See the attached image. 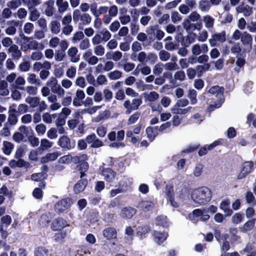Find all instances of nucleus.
<instances>
[{
  "mask_svg": "<svg viewBox=\"0 0 256 256\" xmlns=\"http://www.w3.org/2000/svg\"><path fill=\"white\" fill-rule=\"evenodd\" d=\"M19 44L20 49L23 52H26L28 50H36L38 48V42L32 37H28L22 35Z\"/></svg>",
  "mask_w": 256,
  "mask_h": 256,
  "instance_id": "obj_4",
  "label": "nucleus"
},
{
  "mask_svg": "<svg viewBox=\"0 0 256 256\" xmlns=\"http://www.w3.org/2000/svg\"><path fill=\"white\" fill-rule=\"evenodd\" d=\"M88 160V156L86 154H84L80 156H72L70 162L74 164H78V162H82V161H85Z\"/></svg>",
  "mask_w": 256,
  "mask_h": 256,
  "instance_id": "obj_59",
  "label": "nucleus"
},
{
  "mask_svg": "<svg viewBox=\"0 0 256 256\" xmlns=\"http://www.w3.org/2000/svg\"><path fill=\"white\" fill-rule=\"evenodd\" d=\"M76 68L74 66H69L66 71V76L69 78H73L76 74Z\"/></svg>",
  "mask_w": 256,
  "mask_h": 256,
  "instance_id": "obj_56",
  "label": "nucleus"
},
{
  "mask_svg": "<svg viewBox=\"0 0 256 256\" xmlns=\"http://www.w3.org/2000/svg\"><path fill=\"white\" fill-rule=\"evenodd\" d=\"M186 193V190L184 188H178L176 190V197L173 194V188L172 186L167 187L166 194L170 204L174 208L179 206V202L183 200Z\"/></svg>",
  "mask_w": 256,
  "mask_h": 256,
  "instance_id": "obj_3",
  "label": "nucleus"
},
{
  "mask_svg": "<svg viewBox=\"0 0 256 256\" xmlns=\"http://www.w3.org/2000/svg\"><path fill=\"white\" fill-rule=\"evenodd\" d=\"M157 60V56L152 52H150L147 54L144 52H141L138 54V61L141 63L148 62L154 64Z\"/></svg>",
  "mask_w": 256,
  "mask_h": 256,
  "instance_id": "obj_6",
  "label": "nucleus"
},
{
  "mask_svg": "<svg viewBox=\"0 0 256 256\" xmlns=\"http://www.w3.org/2000/svg\"><path fill=\"white\" fill-rule=\"evenodd\" d=\"M108 14L105 15L102 18V21L104 24H108L112 21V18L116 17L118 14V8L116 5L110 6L108 7Z\"/></svg>",
  "mask_w": 256,
  "mask_h": 256,
  "instance_id": "obj_9",
  "label": "nucleus"
},
{
  "mask_svg": "<svg viewBox=\"0 0 256 256\" xmlns=\"http://www.w3.org/2000/svg\"><path fill=\"white\" fill-rule=\"evenodd\" d=\"M116 230L114 228H107L103 232V236L108 240H111L116 238Z\"/></svg>",
  "mask_w": 256,
  "mask_h": 256,
  "instance_id": "obj_28",
  "label": "nucleus"
},
{
  "mask_svg": "<svg viewBox=\"0 0 256 256\" xmlns=\"http://www.w3.org/2000/svg\"><path fill=\"white\" fill-rule=\"evenodd\" d=\"M86 141L92 148H99L104 146L103 142L98 139L94 134L88 136L86 138Z\"/></svg>",
  "mask_w": 256,
  "mask_h": 256,
  "instance_id": "obj_12",
  "label": "nucleus"
},
{
  "mask_svg": "<svg viewBox=\"0 0 256 256\" xmlns=\"http://www.w3.org/2000/svg\"><path fill=\"white\" fill-rule=\"evenodd\" d=\"M107 132V128L106 126L100 124L96 128V133L97 134L102 138H104Z\"/></svg>",
  "mask_w": 256,
  "mask_h": 256,
  "instance_id": "obj_62",
  "label": "nucleus"
},
{
  "mask_svg": "<svg viewBox=\"0 0 256 256\" xmlns=\"http://www.w3.org/2000/svg\"><path fill=\"white\" fill-rule=\"evenodd\" d=\"M56 6L60 14L64 13L68 8V3L64 0H56Z\"/></svg>",
  "mask_w": 256,
  "mask_h": 256,
  "instance_id": "obj_30",
  "label": "nucleus"
},
{
  "mask_svg": "<svg viewBox=\"0 0 256 256\" xmlns=\"http://www.w3.org/2000/svg\"><path fill=\"white\" fill-rule=\"evenodd\" d=\"M66 56L65 52L61 50H56L54 54V60L57 62L64 60Z\"/></svg>",
  "mask_w": 256,
  "mask_h": 256,
  "instance_id": "obj_51",
  "label": "nucleus"
},
{
  "mask_svg": "<svg viewBox=\"0 0 256 256\" xmlns=\"http://www.w3.org/2000/svg\"><path fill=\"white\" fill-rule=\"evenodd\" d=\"M236 12L238 14H242L245 17L250 16L254 12L253 8L248 4H240L236 8Z\"/></svg>",
  "mask_w": 256,
  "mask_h": 256,
  "instance_id": "obj_11",
  "label": "nucleus"
},
{
  "mask_svg": "<svg viewBox=\"0 0 256 256\" xmlns=\"http://www.w3.org/2000/svg\"><path fill=\"white\" fill-rule=\"evenodd\" d=\"M104 179L108 182H112L114 179L116 173L110 168H106L102 172Z\"/></svg>",
  "mask_w": 256,
  "mask_h": 256,
  "instance_id": "obj_23",
  "label": "nucleus"
},
{
  "mask_svg": "<svg viewBox=\"0 0 256 256\" xmlns=\"http://www.w3.org/2000/svg\"><path fill=\"white\" fill-rule=\"evenodd\" d=\"M66 221L63 218H60L55 220L52 224V228L54 230H60L68 226Z\"/></svg>",
  "mask_w": 256,
  "mask_h": 256,
  "instance_id": "obj_17",
  "label": "nucleus"
},
{
  "mask_svg": "<svg viewBox=\"0 0 256 256\" xmlns=\"http://www.w3.org/2000/svg\"><path fill=\"white\" fill-rule=\"evenodd\" d=\"M154 204L150 201H142L138 206V208L144 211H149L154 208Z\"/></svg>",
  "mask_w": 256,
  "mask_h": 256,
  "instance_id": "obj_32",
  "label": "nucleus"
},
{
  "mask_svg": "<svg viewBox=\"0 0 256 256\" xmlns=\"http://www.w3.org/2000/svg\"><path fill=\"white\" fill-rule=\"evenodd\" d=\"M156 224L164 228H168L169 226V223L168 221L166 216L160 215L156 218Z\"/></svg>",
  "mask_w": 256,
  "mask_h": 256,
  "instance_id": "obj_39",
  "label": "nucleus"
},
{
  "mask_svg": "<svg viewBox=\"0 0 256 256\" xmlns=\"http://www.w3.org/2000/svg\"><path fill=\"white\" fill-rule=\"evenodd\" d=\"M26 162L24 160L22 159H18V160H10L8 165L10 168H14L16 167H24L26 166Z\"/></svg>",
  "mask_w": 256,
  "mask_h": 256,
  "instance_id": "obj_36",
  "label": "nucleus"
},
{
  "mask_svg": "<svg viewBox=\"0 0 256 256\" xmlns=\"http://www.w3.org/2000/svg\"><path fill=\"white\" fill-rule=\"evenodd\" d=\"M10 94V90L8 88V84L4 80H2L0 82V96H5Z\"/></svg>",
  "mask_w": 256,
  "mask_h": 256,
  "instance_id": "obj_34",
  "label": "nucleus"
},
{
  "mask_svg": "<svg viewBox=\"0 0 256 256\" xmlns=\"http://www.w3.org/2000/svg\"><path fill=\"white\" fill-rule=\"evenodd\" d=\"M200 18V14L196 11L192 12L188 16L186 19H185L182 22V24L183 27L188 30L190 26V22H195L198 21Z\"/></svg>",
  "mask_w": 256,
  "mask_h": 256,
  "instance_id": "obj_13",
  "label": "nucleus"
},
{
  "mask_svg": "<svg viewBox=\"0 0 256 256\" xmlns=\"http://www.w3.org/2000/svg\"><path fill=\"white\" fill-rule=\"evenodd\" d=\"M34 30V25L33 24L27 22L24 26V32L26 34H31Z\"/></svg>",
  "mask_w": 256,
  "mask_h": 256,
  "instance_id": "obj_63",
  "label": "nucleus"
},
{
  "mask_svg": "<svg viewBox=\"0 0 256 256\" xmlns=\"http://www.w3.org/2000/svg\"><path fill=\"white\" fill-rule=\"evenodd\" d=\"M94 52L98 56H102L105 53V48L102 45L95 46L94 48Z\"/></svg>",
  "mask_w": 256,
  "mask_h": 256,
  "instance_id": "obj_54",
  "label": "nucleus"
},
{
  "mask_svg": "<svg viewBox=\"0 0 256 256\" xmlns=\"http://www.w3.org/2000/svg\"><path fill=\"white\" fill-rule=\"evenodd\" d=\"M158 56L161 61L166 62L170 58V54L166 50H161L158 52Z\"/></svg>",
  "mask_w": 256,
  "mask_h": 256,
  "instance_id": "obj_58",
  "label": "nucleus"
},
{
  "mask_svg": "<svg viewBox=\"0 0 256 256\" xmlns=\"http://www.w3.org/2000/svg\"><path fill=\"white\" fill-rule=\"evenodd\" d=\"M108 6H101L98 8L96 2L90 4V11L94 16L100 17L101 15L106 14L108 11Z\"/></svg>",
  "mask_w": 256,
  "mask_h": 256,
  "instance_id": "obj_7",
  "label": "nucleus"
},
{
  "mask_svg": "<svg viewBox=\"0 0 256 256\" xmlns=\"http://www.w3.org/2000/svg\"><path fill=\"white\" fill-rule=\"evenodd\" d=\"M86 97L84 91L81 89H77L75 96L73 98V105L74 106H80L82 105V101Z\"/></svg>",
  "mask_w": 256,
  "mask_h": 256,
  "instance_id": "obj_14",
  "label": "nucleus"
},
{
  "mask_svg": "<svg viewBox=\"0 0 256 256\" xmlns=\"http://www.w3.org/2000/svg\"><path fill=\"white\" fill-rule=\"evenodd\" d=\"M78 52V49L74 46H72L68 50L67 54L71 62H77L80 60V56L77 54Z\"/></svg>",
  "mask_w": 256,
  "mask_h": 256,
  "instance_id": "obj_19",
  "label": "nucleus"
},
{
  "mask_svg": "<svg viewBox=\"0 0 256 256\" xmlns=\"http://www.w3.org/2000/svg\"><path fill=\"white\" fill-rule=\"evenodd\" d=\"M14 144L8 141H4L2 143V150L6 155H9L14 149Z\"/></svg>",
  "mask_w": 256,
  "mask_h": 256,
  "instance_id": "obj_37",
  "label": "nucleus"
},
{
  "mask_svg": "<svg viewBox=\"0 0 256 256\" xmlns=\"http://www.w3.org/2000/svg\"><path fill=\"white\" fill-rule=\"evenodd\" d=\"M204 165L202 164H197L194 167L192 170V174L195 177H200L202 174Z\"/></svg>",
  "mask_w": 256,
  "mask_h": 256,
  "instance_id": "obj_41",
  "label": "nucleus"
},
{
  "mask_svg": "<svg viewBox=\"0 0 256 256\" xmlns=\"http://www.w3.org/2000/svg\"><path fill=\"white\" fill-rule=\"evenodd\" d=\"M77 167L78 170L80 172V178H82L86 176L85 172L88 169V164L87 162L82 161Z\"/></svg>",
  "mask_w": 256,
  "mask_h": 256,
  "instance_id": "obj_42",
  "label": "nucleus"
},
{
  "mask_svg": "<svg viewBox=\"0 0 256 256\" xmlns=\"http://www.w3.org/2000/svg\"><path fill=\"white\" fill-rule=\"evenodd\" d=\"M54 143L47 138H42L40 140V146L43 149H48L51 148Z\"/></svg>",
  "mask_w": 256,
  "mask_h": 256,
  "instance_id": "obj_60",
  "label": "nucleus"
},
{
  "mask_svg": "<svg viewBox=\"0 0 256 256\" xmlns=\"http://www.w3.org/2000/svg\"><path fill=\"white\" fill-rule=\"evenodd\" d=\"M110 116V112L108 110L100 111L99 112L98 115L94 118L92 121L95 122H98L108 118Z\"/></svg>",
  "mask_w": 256,
  "mask_h": 256,
  "instance_id": "obj_35",
  "label": "nucleus"
},
{
  "mask_svg": "<svg viewBox=\"0 0 256 256\" xmlns=\"http://www.w3.org/2000/svg\"><path fill=\"white\" fill-rule=\"evenodd\" d=\"M136 230L137 235L142 238L143 236L149 232L150 228L148 226H140L137 228Z\"/></svg>",
  "mask_w": 256,
  "mask_h": 256,
  "instance_id": "obj_48",
  "label": "nucleus"
},
{
  "mask_svg": "<svg viewBox=\"0 0 256 256\" xmlns=\"http://www.w3.org/2000/svg\"><path fill=\"white\" fill-rule=\"evenodd\" d=\"M75 84L81 88H85L86 84V82L85 78L82 76H79L76 78L75 80Z\"/></svg>",
  "mask_w": 256,
  "mask_h": 256,
  "instance_id": "obj_55",
  "label": "nucleus"
},
{
  "mask_svg": "<svg viewBox=\"0 0 256 256\" xmlns=\"http://www.w3.org/2000/svg\"><path fill=\"white\" fill-rule=\"evenodd\" d=\"M20 0H11L6 3V6L10 9L15 10L21 5Z\"/></svg>",
  "mask_w": 256,
  "mask_h": 256,
  "instance_id": "obj_49",
  "label": "nucleus"
},
{
  "mask_svg": "<svg viewBox=\"0 0 256 256\" xmlns=\"http://www.w3.org/2000/svg\"><path fill=\"white\" fill-rule=\"evenodd\" d=\"M136 210L132 207H126L122 209L120 216L124 218H130L136 214Z\"/></svg>",
  "mask_w": 256,
  "mask_h": 256,
  "instance_id": "obj_24",
  "label": "nucleus"
},
{
  "mask_svg": "<svg viewBox=\"0 0 256 256\" xmlns=\"http://www.w3.org/2000/svg\"><path fill=\"white\" fill-rule=\"evenodd\" d=\"M144 98L148 102H155L159 98V94L154 91L150 92L149 94H144Z\"/></svg>",
  "mask_w": 256,
  "mask_h": 256,
  "instance_id": "obj_45",
  "label": "nucleus"
},
{
  "mask_svg": "<svg viewBox=\"0 0 256 256\" xmlns=\"http://www.w3.org/2000/svg\"><path fill=\"white\" fill-rule=\"evenodd\" d=\"M35 130L38 136L44 135L46 130V126L44 124L40 123L36 126Z\"/></svg>",
  "mask_w": 256,
  "mask_h": 256,
  "instance_id": "obj_53",
  "label": "nucleus"
},
{
  "mask_svg": "<svg viewBox=\"0 0 256 256\" xmlns=\"http://www.w3.org/2000/svg\"><path fill=\"white\" fill-rule=\"evenodd\" d=\"M56 117V114H50L46 112L43 114L42 116V121L48 124H50L52 122L54 119Z\"/></svg>",
  "mask_w": 256,
  "mask_h": 256,
  "instance_id": "obj_43",
  "label": "nucleus"
},
{
  "mask_svg": "<svg viewBox=\"0 0 256 256\" xmlns=\"http://www.w3.org/2000/svg\"><path fill=\"white\" fill-rule=\"evenodd\" d=\"M8 52L12 54V56L14 59L18 60L22 56L20 50H19L18 46L15 44L11 46L8 48Z\"/></svg>",
  "mask_w": 256,
  "mask_h": 256,
  "instance_id": "obj_27",
  "label": "nucleus"
},
{
  "mask_svg": "<svg viewBox=\"0 0 256 256\" xmlns=\"http://www.w3.org/2000/svg\"><path fill=\"white\" fill-rule=\"evenodd\" d=\"M224 88L218 86H212L208 90V92L212 94L223 95Z\"/></svg>",
  "mask_w": 256,
  "mask_h": 256,
  "instance_id": "obj_47",
  "label": "nucleus"
},
{
  "mask_svg": "<svg viewBox=\"0 0 256 256\" xmlns=\"http://www.w3.org/2000/svg\"><path fill=\"white\" fill-rule=\"evenodd\" d=\"M46 6L44 10L45 14L48 16H52L55 11L54 7V0H48L46 2Z\"/></svg>",
  "mask_w": 256,
  "mask_h": 256,
  "instance_id": "obj_31",
  "label": "nucleus"
},
{
  "mask_svg": "<svg viewBox=\"0 0 256 256\" xmlns=\"http://www.w3.org/2000/svg\"><path fill=\"white\" fill-rule=\"evenodd\" d=\"M60 156L58 152H54L47 154L46 156L40 158V162L42 164L46 163L50 161L56 160Z\"/></svg>",
  "mask_w": 256,
  "mask_h": 256,
  "instance_id": "obj_26",
  "label": "nucleus"
},
{
  "mask_svg": "<svg viewBox=\"0 0 256 256\" xmlns=\"http://www.w3.org/2000/svg\"><path fill=\"white\" fill-rule=\"evenodd\" d=\"M88 184V181L86 178H81L80 180L78 181V182L74 185V192L78 194L82 192L86 188Z\"/></svg>",
  "mask_w": 256,
  "mask_h": 256,
  "instance_id": "obj_29",
  "label": "nucleus"
},
{
  "mask_svg": "<svg viewBox=\"0 0 256 256\" xmlns=\"http://www.w3.org/2000/svg\"><path fill=\"white\" fill-rule=\"evenodd\" d=\"M84 38V34L82 31H78L76 32L72 38V41L74 44H76L78 42L82 40Z\"/></svg>",
  "mask_w": 256,
  "mask_h": 256,
  "instance_id": "obj_50",
  "label": "nucleus"
},
{
  "mask_svg": "<svg viewBox=\"0 0 256 256\" xmlns=\"http://www.w3.org/2000/svg\"><path fill=\"white\" fill-rule=\"evenodd\" d=\"M153 236L154 241L158 244H160L166 240L168 236V234L165 232H160L154 231L153 232Z\"/></svg>",
  "mask_w": 256,
  "mask_h": 256,
  "instance_id": "obj_22",
  "label": "nucleus"
},
{
  "mask_svg": "<svg viewBox=\"0 0 256 256\" xmlns=\"http://www.w3.org/2000/svg\"><path fill=\"white\" fill-rule=\"evenodd\" d=\"M226 40V34L224 31L219 33H216L212 35V37L209 39V42L212 46H216V42L221 43L224 42Z\"/></svg>",
  "mask_w": 256,
  "mask_h": 256,
  "instance_id": "obj_10",
  "label": "nucleus"
},
{
  "mask_svg": "<svg viewBox=\"0 0 256 256\" xmlns=\"http://www.w3.org/2000/svg\"><path fill=\"white\" fill-rule=\"evenodd\" d=\"M51 68L50 62L47 60H45L43 62H36L33 64V70L34 72H38L44 69H50Z\"/></svg>",
  "mask_w": 256,
  "mask_h": 256,
  "instance_id": "obj_21",
  "label": "nucleus"
},
{
  "mask_svg": "<svg viewBox=\"0 0 256 256\" xmlns=\"http://www.w3.org/2000/svg\"><path fill=\"white\" fill-rule=\"evenodd\" d=\"M192 198L196 204H206L211 200L210 190L208 188L204 186L196 189L192 192Z\"/></svg>",
  "mask_w": 256,
  "mask_h": 256,
  "instance_id": "obj_2",
  "label": "nucleus"
},
{
  "mask_svg": "<svg viewBox=\"0 0 256 256\" xmlns=\"http://www.w3.org/2000/svg\"><path fill=\"white\" fill-rule=\"evenodd\" d=\"M58 144L61 148L66 150H70L72 148L70 144V140L66 136H63L60 137L58 141Z\"/></svg>",
  "mask_w": 256,
  "mask_h": 256,
  "instance_id": "obj_20",
  "label": "nucleus"
},
{
  "mask_svg": "<svg viewBox=\"0 0 256 256\" xmlns=\"http://www.w3.org/2000/svg\"><path fill=\"white\" fill-rule=\"evenodd\" d=\"M196 94L197 92L196 90L194 89L189 90L188 97L190 99L191 104H194L197 102Z\"/></svg>",
  "mask_w": 256,
  "mask_h": 256,
  "instance_id": "obj_57",
  "label": "nucleus"
},
{
  "mask_svg": "<svg viewBox=\"0 0 256 256\" xmlns=\"http://www.w3.org/2000/svg\"><path fill=\"white\" fill-rule=\"evenodd\" d=\"M198 8L202 12H208L210 9L211 6L208 0H200L198 4Z\"/></svg>",
  "mask_w": 256,
  "mask_h": 256,
  "instance_id": "obj_33",
  "label": "nucleus"
},
{
  "mask_svg": "<svg viewBox=\"0 0 256 256\" xmlns=\"http://www.w3.org/2000/svg\"><path fill=\"white\" fill-rule=\"evenodd\" d=\"M232 38L235 40H240L242 53H248L252 50V36L248 32H242L236 29L234 32Z\"/></svg>",
  "mask_w": 256,
  "mask_h": 256,
  "instance_id": "obj_1",
  "label": "nucleus"
},
{
  "mask_svg": "<svg viewBox=\"0 0 256 256\" xmlns=\"http://www.w3.org/2000/svg\"><path fill=\"white\" fill-rule=\"evenodd\" d=\"M57 130L55 128H51L47 131L46 136L50 140L56 139L58 137Z\"/></svg>",
  "mask_w": 256,
  "mask_h": 256,
  "instance_id": "obj_61",
  "label": "nucleus"
},
{
  "mask_svg": "<svg viewBox=\"0 0 256 256\" xmlns=\"http://www.w3.org/2000/svg\"><path fill=\"white\" fill-rule=\"evenodd\" d=\"M50 31L54 34H58L60 30V24L58 21L53 20L50 23Z\"/></svg>",
  "mask_w": 256,
  "mask_h": 256,
  "instance_id": "obj_38",
  "label": "nucleus"
},
{
  "mask_svg": "<svg viewBox=\"0 0 256 256\" xmlns=\"http://www.w3.org/2000/svg\"><path fill=\"white\" fill-rule=\"evenodd\" d=\"M82 58L90 65L94 66L97 64L99 59L97 56L93 55L92 52L88 50L82 55Z\"/></svg>",
  "mask_w": 256,
  "mask_h": 256,
  "instance_id": "obj_16",
  "label": "nucleus"
},
{
  "mask_svg": "<svg viewBox=\"0 0 256 256\" xmlns=\"http://www.w3.org/2000/svg\"><path fill=\"white\" fill-rule=\"evenodd\" d=\"M72 202L69 198H64L58 201L54 205V210L61 213L68 210L71 206Z\"/></svg>",
  "mask_w": 256,
  "mask_h": 256,
  "instance_id": "obj_8",
  "label": "nucleus"
},
{
  "mask_svg": "<svg viewBox=\"0 0 256 256\" xmlns=\"http://www.w3.org/2000/svg\"><path fill=\"white\" fill-rule=\"evenodd\" d=\"M26 80L22 76H19L16 79L14 86L20 90H24V86L26 84Z\"/></svg>",
  "mask_w": 256,
  "mask_h": 256,
  "instance_id": "obj_46",
  "label": "nucleus"
},
{
  "mask_svg": "<svg viewBox=\"0 0 256 256\" xmlns=\"http://www.w3.org/2000/svg\"><path fill=\"white\" fill-rule=\"evenodd\" d=\"M253 167L252 162H246L243 164L242 170L248 174L252 170Z\"/></svg>",
  "mask_w": 256,
  "mask_h": 256,
  "instance_id": "obj_64",
  "label": "nucleus"
},
{
  "mask_svg": "<svg viewBox=\"0 0 256 256\" xmlns=\"http://www.w3.org/2000/svg\"><path fill=\"white\" fill-rule=\"evenodd\" d=\"M202 22L204 23V26L210 30L213 29L215 19L210 15H206L202 17Z\"/></svg>",
  "mask_w": 256,
  "mask_h": 256,
  "instance_id": "obj_25",
  "label": "nucleus"
},
{
  "mask_svg": "<svg viewBox=\"0 0 256 256\" xmlns=\"http://www.w3.org/2000/svg\"><path fill=\"white\" fill-rule=\"evenodd\" d=\"M72 18L74 22H78L79 24L86 26L92 22V16L86 12L82 13L80 10L76 9L72 13Z\"/></svg>",
  "mask_w": 256,
  "mask_h": 256,
  "instance_id": "obj_5",
  "label": "nucleus"
},
{
  "mask_svg": "<svg viewBox=\"0 0 256 256\" xmlns=\"http://www.w3.org/2000/svg\"><path fill=\"white\" fill-rule=\"evenodd\" d=\"M40 12L36 8H32L30 12L29 19L32 22H35L40 16Z\"/></svg>",
  "mask_w": 256,
  "mask_h": 256,
  "instance_id": "obj_52",
  "label": "nucleus"
},
{
  "mask_svg": "<svg viewBox=\"0 0 256 256\" xmlns=\"http://www.w3.org/2000/svg\"><path fill=\"white\" fill-rule=\"evenodd\" d=\"M53 218L52 214L50 212H46L42 214L38 220L40 225L42 227L48 226Z\"/></svg>",
  "mask_w": 256,
  "mask_h": 256,
  "instance_id": "obj_18",
  "label": "nucleus"
},
{
  "mask_svg": "<svg viewBox=\"0 0 256 256\" xmlns=\"http://www.w3.org/2000/svg\"><path fill=\"white\" fill-rule=\"evenodd\" d=\"M8 27L5 30L8 35L13 36L16 32V27L18 26L19 22L16 20H10L7 22Z\"/></svg>",
  "mask_w": 256,
  "mask_h": 256,
  "instance_id": "obj_15",
  "label": "nucleus"
},
{
  "mask_svg": "<svg viewBox=\"0 0 256 256\" xmlns=\"http://www.w3.org/2000/svg\"><path fill=\"white\" fill-rule=\"evenodd\" d=\"M25 101L30 104L31 107L36 108L39 104L40 98L38 97L28 96L26 98Z\"/></svg>",
  "mask_w": 256,
  "mask_h": 256,
  "instance_id": "obj_44",
  "label": "nucleus"
},
{
  "mask_svg": "<svg viewBox=\"0 0 256 256\" xmlns=\"http://www.w3.org/2000/svg\"><path fill=\"white\" fill-rule=\"evenodd\" d=\"M230 202L228 200L222 201L220 205V208L228 216H230L232 213V210L229 208Z\"/></svg>",
  "mask_w": 256,
  "mask_h": 256,
  "instance_id": "obj_40",
  "label": "nucleus"
}]
</instances>
